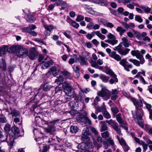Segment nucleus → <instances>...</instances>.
Listing matches in <instances>:
<instances>
[{
  "instance_id": "f257e3e1",
  "label": "nucleus",
  "mask_w": 152,
  "mask_h": 152,
  "mask_svg": "<svg viewBox=\"0 0 152 152\" xmlns=\"http://www.w3.org/2000/svg\"><path fill=\"white\" fill-rule=\"evenodd\" d=\"M19 45H13L9 48L7 46L4 45L0 48V56L3 54H5L7 51L10 53H13L15 51H17Z\"/></svg>"
},
{
  "instance_id": "f03ea898",
  "label": "nucleus",
  "mask_w": 152,
  "mask_h": 152,
  "mask_svg": "<svg viewBox=\"0 0 152 152\" xmlns=\"http://www.w3.org/2000/svg\"><path fill=\"white\" fill-rule=\"evenodd\" d=\"M132 112L134 118L137 121L138 124L139 125L141 128H143V124L141 121L142 117L143 115L142 112L141 110H139L137 108L136 112H133V111H132Z\"/></svg>"
},
{
  "instance_id": "7ed1b4c3",
  "label": "nucleus",
  "mask_w": 152,
  "mask_h": 152,
  "mask_svg": "<svg viewBox=\"0 0 152 152\" xmlns=\"http://www.w3.org/2000/svg\"><path fill=\"white\" fill-rule=\"evenodd\" d=\"M64 88V91L67 96L71 97L73 94L72 88L70 83L68 82H65L62 84Z\"/></svg>"
},
{
  "instance_id": "20e7f679",
  "label": "nucleus",
  "mask_w": 152,
  "mask_h": 152,
  "mask_svg": "<svg viewBox=\"0 0 152 152\" xmlns=\"http://www.w3.org/2000/svg\"><path fill=\"white\" fill-rule=\"evenodd\" d=\"M97 94L100 96L104 98L106 100L109 99L110 97V92L106 87H102L101 90L98 92Z\"/></svg>"
},
{
  "instance_id": "39448f33",
  "label": "nucleus",
  "mask_w": 152,
  "mask_h": 152,
  "mask_svg": "<svg viewBox=\"0 0 152 152\" xmlns=\"http://www.w3.org/2000/svg\"><path fill=\"white\" fill-rule=\"evenodd\" d=\"M28 51L26 48L22 46L19 45L17 51L16 52L17 55L20 58H25L28 55Z\"/></svg>"
},
{
  "instance_id": "423d86ee",
  "label": "nucleus",
  "mask_w": 152,
  "mask_h": 152,
  "mask_svg": "<svg viewBox=\"0 0 152 152\" xmlns=\"http://www.w3.org/2000/svg\"><path fill=\"white\" fill-rule=\"evenodd\" d=\"M107 37L108 39L105 40V42L112 45L116 44L118 42V40L116 39L115 36L111 33H109Z\"/></svg>"
},
{
  "instance_id": "0eeeda50",
  "label": "nucleus",
  "mask_w": 152,
  "mask_h": 152,
  "mask_svg": "<svg viewBox=\"0 0 152 152\" xmlns=\"http://www.w3.org/2000/svg\"><path fill=\"white\" fill-rule=\"evenodd\" d=\"M131 53L133 56H136L137 58L140 60L141 64H143L145 62L144 58L139 50H132L131 51Z\"/></svg>"
},
{
  "instance_id": "6e6552de",
  "label": "nucleus",
  "mask_w": 152,
  "mask_h": 152,
  "mask_svg": "<svg viewBox=\"0 0 152 152\" xmlns=\"http://www.w3.org/2000/svg\"><path fill=\"white\" fill-rule=\"evenodd\" d=\"M106 50L110 57L113 58L117 61H119L121 60V57L118 54H116V52L113 51L111 52V50L109 48H107Z\"/></svg>"
},
{
  "instance_id": "1a4fd4ad",
  "label": "nucleus",
  "mask_w": 152,
  "mask_h": 152,
  "mask_svg": "<svg viewBox=\"0 0 152 152\" xmlns=\"http://www.w3.org/2000/svg\"><path fill=\"white\" fill-rule=\"evenodd\" d=\"M45 61H42L40 63V65L42 66V69L47 68L49 66L52 65L53 64L52 61L48 57L45 58Z\"/></svg>"
},
{
  "instance_id": "9d476101",
  "label": "nucleus",
  "mask_w": 152,
  "mask_h": 152,
  "mask_svg": "<svg viewBox=\"0 0 152 152\" xmlns=\"http://www.w3.org/2000/svg\"><path fill=\"white\" fill-rule=\"evenodd\" d=\"M28 55L31 60H33L37 58L38 56V53L34 47L31 48L29 51Z\"/></svg>"
},
{
  "instance_id": "9b49d317",
  "label": "nucleus",
  "mask_w": 152,
  "mask_h": 152,
  "mask_svg": "<svg viewBox=\"0 0 152 152\" xmlns=\"http://www.w3.org/2000/svg\"><path fill=\"white\" fill-rule=\"evenodd\" d=\"M59 121V120L55 121H54L53 125L51 126L49 125L48 127L46 129V132L51 133L55 132L56 130L54 126L57 124V123Z\"/></svg>"
},
{
  "instance_id": "f8f14e48",
  "label": "nucleus",
  "mask_w": 152,
  "mask_h": 152,
  "mask_svg": "<svg viewBox=\"0 0 152 152\" xmlns=\"http://www.w3.org/2000/svg\"><path fill=\"white\" fill-rule=\"evenodd\" d=\"M122 42L120 45L117 47L116 48H118L121 47L122 45H123L125 47H128L129 45V43L128 39L125 37H124L121 39Z\"/></svg>"
},
{
  "instance_id": "ddd939ff",
  "label": "nucleus",
  "mask_w": 152,
  "mask_h": 152,
  "mask_svg": "<svg viewBox=\"0 0 152 152\" xmlns=\"http://www.w3.org/2000/svg\"><path fill=\"white\" fill-rule=\"evenodd\" d=\"M131 101L133 102L134 105L136 106L137 107V106H139L140 107H142L143 106V103L142 100H137L134 98H131ZM137 109L138 110H141H141H139L138 109V108L136 107V109ZM136 111V110L135 112Z\"/></svg>"
},
{
  "instance_id": "4468645a",
  "label": "nucleus",
  "mask_w": 152,
  "mask_h": 152,
  "mask_svg": "<svg viewBox=\"0 0 152 152\" xmlns=\"http://www.w3.org/2000/svg\"><path fill=\"white\" fill-rule=\"evenodd\" d=\"M43 93L42 90L40 88L39 89L37 94L34 98V100H36V101H39L43 96Z\"/></svg>"
},
{
  "instance_id": "2eb2a0df",
  "label": "nucleus",
  "mask_w": 152,
  "mask_h": 152,
  "mask_svg": "<svg viewBox=\"0 0 152 152\" xmlns=\"http://www.w3.org/2000/svg\"><path fill=\"white\" fill-rule=\"evenodd\" d=\"M45 29V34L46 36H49L51 34V31L53 29V27L52 25H45L44 26Z\"/></svg>"
},
{
  "instance_id": "dca6fc26",
  "label": "nucleus",
  "mask_w": 152,
  "mask_h": 152,
  "mask_svg": "<svg viewBox=\"0 0 152 152\" xmlns=\"http://www.w3.org/2000/svg\"><path fill=\"white\" fill-rule=\"evenodd\" d=\"M88 129L87 128L86 129H84L83 130V134L82 135L81 137V140H82L84 141L86 139H88L87 135L90 134V133L88 132Z\"/></svg>"
},
{
  "instance_id": "f3484780",
  "label": "nucleus",
  "mask_w": 152,
  "mask_h": 152,
  "mask_svg": "<svg viewBox=\"0 0 152 152\" xmlns=\"http://www.w3.org/2000/svg\"><path fill=\"white\" fill-rule=\"evenodd\" d=\"M120 48L121 47H120L118 48H116L118 49V53L122 55H126L128 53H129V52L130 50V49L129 48H126L125 50H124L122 49H119V48Z\"/></svg>"
},
{
  "instance_id": "a211bd4d",
  "label": "nucleus",
  "mask_w": 152,
  "mask_h": 152,
  "mask_svg": "<svg viewBox=\"0 0 152 152\" xmlns=\"http://www.w3.org/2000/svg\"><path fill=\"white\" fill-rule=\"evenodd\" d=\"M118 93V91L117 89L113 90L111 93H110V96L112 100L115 99L117 97V95Z\"/></svg>"
},
{
  "instance_id": "6ab92c4d",
  "label": "nucleus",
  "mask_w": 152,
  "mask_h": 152,
  "mask_svg": "<svg viewBox=\"0 0 152 152\" xmlns=\"http://www.w3.org/2000/svg\"><path fill=\"white\" fill-rule=\"evenodd\" d=\"M15 138L14 136H13L11 134H7L5 137V141H7L8 143H10L11 144H12L14 139Z\"/></svg>"
},
{
  "instance_id": "aec40b11",
  "label": "nucleus",
  "mask_w": 152,
  "mask_h": 152,
  "mask_svg": "<svg viewBox=\"0 0 152 152\" xmlns=\"http://www.w3.org/2000/svg\"><path fill=\"white\" fill-rule=\"evenodd\" d=\"M12 131L13 133L14 137L15 138L18 137L20 136V132L18 128L15 126L13 127L12 129Z\"/></svg>"
},
{
  "instance_id": "412c9836",
  "label": "nucleus",
  "mask_w": 152,
  "mask_h": 152,
  "mask_svg": "<svg viewBox=\"0 0 152 152\" xmlns=\"http://www.w3.org/2000/svg\"><path fill=\"white\" fill-rule=\"evenodd\" d=\"M101 21L103 23L104 25L107 27L111 28L114 26V25L112 23L108 22L106 20L102 19Z\"/></svg>"
},
{
  "instance_id": "4be33fe9",
  "label": "nucleus",
  "mask_w": 152,
  "mask_h": 152,
  "mask_svg": "<svg viewBox=\"0 0 152 152\" xmlns=\"http://www.w3.org/2000/svg\"><path fill=\"white\" fill-rule=\"evenodd\" d=\"M53 87V86L50 85L49 83H46L44 84L43 85V90L45 91H48Z\"/></svg>"
},
{
  "instance_id": "5701e85b",
  "label": "nucleus",
  "mask_w": 152,
  "mask_h": 152,
  "mask_svg": "<svg viewBox=\"0 0 152 152\" xmlns=\"http://www.w3.org/2000/svg\"><path fill=\"white\" fill-rule=\"evenodd\" d=\"M106 110L105 107L104 106H102L100 107H97L96 108V111L95 113L96 114H98V112H103L104 111Z\"/></svg>"
},
{
  "instance_id": "b1692460",
  "label": "nucleus",
  "mask_w": 152,
  "mask_h": 152,
  "mask_svg": "<svg viewBox=\"0 0 152 152\" xmlns=\"http://www.w3.org/2000/svg\"><path fill=\"white\" fill-rule=\"evenodd\" d=\"M64 78L61 75L59 76L55 80V83L57 84L60 85L63 82Z\"/></svg>"
},
{
  "instance_id": "393cba45",
  "label": "nucleus",
  "mask_w": 152,
  "mask_h": 152,
  "mask_svg": "<svg viewBox=\"0 0 152 152\" xmlns=\"http://www.w3.org/2000/svg\"><path fill=\"white\" fill-rule=\"evenodd\" d=\"M41 119L39 117H36L35 118V121L34 123V124L36 126H39L40 125H41V123H40V122L41 121Z\"/></svg>"
},
{
  "instance_id": "a878e982",
  "label": "nucleus",
  "mask_w": 152,
  "mask_h": 152,
  "mask_svg": "<svg viewBox=\"0 0 152 152\" xmlns=\"http://www.w3.org/2000/svg\"><path fill=\"white\" fill-rule=\"evenodd\" d=\"M129 61L135 65L138 66H140L141 64L140 61L135 59H130L129 60Z\"/></svg>"
},
{
  "instance_id": "bb28decb",
  "label": "nucleus",
  "mask_w": 152,
  "mask_h": 152,
  "mask_svg": "<svg viewBox=\"0 0 152 152\" xmlns=\"http://www.w3.org/2000/svg\"><path fill=\"white\" fill-rule=\"evenodd\" d=\"M11 113L13 117L16 118L20 117L19 112L16 110L12 111Z\"/></svg>"
},
{
  "instance_id": "cd10ccee",
  "label": "nucleus",
  "mask_w": 152,
  "mask_h": 152,
  "mask_svg": "<svg viewBox=\"0 0 152 152\" xmlns=\"http://www.w3.org/2000/svg\"><path fill=\"white\" fill-rule=\"evenodd\" d=\"M112 127L117 133L119 134H121L120 128L118 125L117 123H116Z\"/></svg>"
},
{
  "instance_id": "c85d7f7f",
  "label": "nucleus",
  "mask_w": 152,
  "mask_h": 152,
  "mask_svg": "<svg viewBox=\"0 0 152 152\" xmlns=\"http://www.w3.org/2000/svg\"><path fill=\"white\" fill-rule=\"evenodd\" d=\"M100 123L103 124L100 128L101 132H102L107 130L108 127L107 125L105 124V121H101Z\"/></svg>"
},
{
  "instance_id": "c756f323",
  "label": "nucleus",
  "mask_w": 152,
  "mask_h": 152,
  "mask_svg": "<svg viewBox=\"0 0 152 152\" xmlns=\"http://www.w3.org/2000/svg\"><path fill=\"white\" fill-rule=\"evenodd\" d=\"M112 78L109 80V82L110 84H113L115 83V82L117 83L118 81V79L116 75H114L113 76H112Z\"/></svg>"
},
{
  "instance_id": "7c9ffc66",
  "label": "nucleus",
  "mask_w": 152,
  "mask_h": 152,
  "mask_svg": "<svg viewBox=\"0 0 152 152\" xmlns=\"http://www.w3.org/2000/svg\"><path fill=\"white\" fill-rule=\"evenodd\" d=\"M87 11L90 14L94 15H97L98 13L91 8H86Z\"/></svg>"
},
{
  "instance_id": "2f4dec72",
  "label": "nucleus",
  "mask_w": 152,
  "mask_h": 152,
  "mask_svg": "<svg viewBox=\"0 0 152 152\" xmlns=\"http://www.w3.org/2000/svg\"><path fill=\"white\" fill-rule=\"evenodd\" d=\"M100 78L104 83H107L108 81L109 78L107 76L102 75L100 76Z\"/></svg>"
},
{
  "instance_id": "473e14b6",
  "label": "nucleus",
  "mask_w": 152,
  "mask_h": 152,
  "mask_svg": "<svg viewBox=\"0 0 152 152\" xmlns=\"http://www.w3.org/2000/svg\"><path fill=\"white\" fill-rule=\"evenodd\" d=\"M78 130V128L76 126H72L70 127V132L73 133H76Z\"/></svg>"
},
{
  "instance_id": "72a5a7b5",
  "label": "nucleus",
  "mask_w": 152,
  "mask_h": 152,
  "mask_svg": "<svg viewBox=\"0 0 152 152\" xmlns=\"http://www.w3.org/2000/svg\"><path fill=\"white\" fill-rule=\"evenodd\" d=\"M95 33L99 38L102 40H104L106 38L105 36L101 33L99 31H96L95 32Z\"/></svg>"
},
{
  "instance_id": "f704fd0d",
  "label": "nucleus",
  "mask_w": 152,
  "mask_h": 152,
  "mask_svg": "<svg viewBox=\"0 0 152 152\" xmlns=\"http://www.w3.org/2000/svg\"><path fill=\"white\" fill-rule=\"evenodd\" d=\"M116 31L119 33L120 35H121L126 31V30L123 29L121 26L118 27L116 28Z\"/></svg>"
},
{
  "instance_id": "c9c22d12",
  "label": "nucleus",
  "mask_w": 152,
  "mask_h": 152,
  "mask_svg": "<svg viewBox=\"0 0 152 152\" xmlns=\"http://www.w3.org/2000/svg\"><path fill=\"white\" fill-rule=\"evenodd\" d=\"M80 63L82 65L85 64H87V60L86 58L80 56Z\"/></svg>"
},
{
  "instance_id": "e433bc0d",
  "label": "nucleus",
  "mask_w": 152,
  "mask_h": 152,
  "mask_svg": "<svg viewBox=\"0 0 152 152\" xmlns=\"http://www.w3.org/2000/svg\"><path fill=\"white\" fill-rule=\"evenodd\" d=\"M56 71V69L55 67H52L50 69V70L48 72L50 74H52L53 75L56 76L57 75Z\"/></svg>"
},
{
  "instance_id": "4c0bfd02",
  "label": "nucleus",
  "mask_w": 152,
  "mask_h": 152,
  "mask_svg": "<svg viewBox=\"0 0 152 152\" xmlns=\"http://www.w3.org/2000/svg\"><path fill=\"white\" fill-rule=\"evenodd\" d=\"M63 75H64L66 77L68 78L69 79H71L72 78V76L71 74L67 71H64L62 72Z\"/></svg>"
},
{
  "instance_id": "58836bf2",
  "label": "nucleus",
  "mask_w": 152,
  "mask_h": 152,
  "mask_svg": "<svg viewBox=\"0 0 152 152\" xmlns=\"http://www.w3.org/2000/svg\"><path fill=\"white\" fill-rule=\"evenodd\" d=\"M117 137L121 145L124 146H125L126 145V143L125 140L123 138L120 137L118 136H117Z\"/></svg>"
},
{
  "instance_id": "ea45409f",
  "label": "nucleus",
  "mask_w": 152,
  "mask_h": 152,
  "mask_svg": "<svg viewBox=\"0 0 152 152\" xmlns=\"http://www.w3.org/2000/svg\"><path fill=\"white\" fill-rule=\"evenodd\" d=\"M141 7L144 9L145 12L146 13L150 12L151 10V8L147 6H144V5H142L141 6Z\"/></svg>"
},
{
  "instance_id": "a19ab883",
  "label": "nucleus",
  "mask_w": 152,
  "mask_h": 152,
  "mask_svg": "<svg viewBox=\"0 0 152 152\" xmlns=\"http://www.w3.org/2000/svg\"><path fill=\"white\" fill-rule=\"evenodd\" d=\"M26 19L27 21L32 22L35 20V19L32 15H28Z\"/></svg>"
},
{
  "instance_id": "79ce46f5",
  "label": "nucleus",
  "mask_w": 152,
  "mask_h": 152,
  "mask_svg": "<svg viewBox=\"0 0 152 152\" xmlns=\"http://www.w3.org/2000/svg\"><path fill=\"white\" fill-rule=\"evenodd\" d=\"M0 67L4 70H5L6 68L5 61L3 59L0 64Z\"/></svg>"
},
{
  "instance_id": "37998d69",
  "label": "nucleus",
  "mask_w": 152,
  "mask_h": 152,
  "mask_svg": "<svg viewBox=\"0 0 152 152\" xmlns=\"http://www.w3.org/2000/svg\"><path fill=\"white\" fill-rule=\"evenodd\" d=\"M142 145L143 149V151L145 152L148 148V144L145 142L141 141V143L140 144Z\"/></svg>"
},
{
  "instance_id": "c03bdc74",
  "label": "nucleus",
  "mask_w": 152,
  "mask_h": 152,
  "mask_svg": "<svg viewBox=\"0 0 152 152\" xmlns=\"http://www.w3.org/2000/svg\"><path fill=\"white\" fill-rule=\"evenodd\" d=\"M132 31L136 38L138 39H140L141 37L140 33L138 31L134 30H133Z\"/></svg>"
},
{
  "instance_id": "a18cd8bd",
  "label": "nucleus",
  "mask_w": 152,
  "mask_h": 152,
  "mask_svg": "<svg viewBox=\"0 0 152 152\" xmlns=\"http://www.w3.org/2000/svg\"><path fill=\"white\" fill-rule=\"evenodd\" d=\"M61 6V7L60 8V10H64L69 7V5L64 1L63 4Z\"/></svg>"
},
{
  "instance_id": "49530a36",
  "label": "nucleus",
  "mask_w": 152,
  "mask_h": 152,
  "mask_svg": "<svg viewBox=\"0 0 152 152\" xmlns=\"http://www.w3.org/2000/svg\"><path fill=\"white\" fill-rule=\"evenodd\" d=\"M116 119L117 121L119 123L121 124L122 123L123 121L121 117V114L119 113L117 115Z\"/></svg>"
},
{
  "instance_id": "de8ad7c7",
  "label": "nucleus",
  "mask_w": 152,
  "mask_h": 152,
  "mask_svg": "<svg viewBox=\"0 0 152 152\" xmlns=\"http://www.w3.org/2000/svg\"><path fill=\"white\" fill-rule=\"evenodd\" d=\"M135 20L140 23H142L143 21V19L139 15H136L135 17Z\"/></svg>"
},
{
  "instance_id": "09e8293b",
  "label": "nucleus",
  "mask_w": 152,
  "mask_h": 152,
  "mask_svg": "<svg viewBox=\"0 0 152 152\" xmlns=\"http://www.w3.org/2000/svg\"><path fill=\"white\" fill-rule=\"evenodd\" d=\"M103 114L104 117L106 118L109 119L111 118V116L109 113L106 110L103 112Z\"/></svg>"
},
{
  "instance_id": "8fccbe9b",
  "label": "nucleus",
  "mask_w": 152,
  "mask_h": 152,
  "mask_svg": "<svg viewBox=\"0 0 152 152\" xmlns=\"http://www.w3.org/2000/svg\"><path fill=\"white\" fill-rule=\"evenodd\" d=\"M145 127L147 131H148L149 133L152 135V127L148 125H145Z\"/></svg>"
},
{
  "instance_id": "3c124183",
  "label": "nucleus",
  "mask_w": 152,
  "mask_h": 152,
  "mask_svg": "<svg viewBox=\"0 0 152 152\" xmlns=\"http://www.w3.org/2000/svg\"><path fill=\"white\" fill-rule=\"evenodd\" d=\"M70 25L75 28H77L79 26V24L74 20L72 21Z\"/></svg>"
},
{
  "instance_id": "603ef678",
  "label": "nucleus",
  "mask_w": 152,
  "mask_h": 152,
  "mask_svg": "<svg viewBox=\"0 0 152 152\" xmlns=\"http://www.w3.org/2000/svg\"><path fill=\"white\" fill-rule=\"evenodd\" d=\"M99 4L103 6H106L108 3L107 0H100Z\"/></svg>"
},
{
  "instance_id": "864d4df0",
  "label": "nucleus",
  "mask_w": 152,
  "mask_h": 152,
  "mask_svg": "<svg viewBox=\"0 0 152 152\" xmlns=\"http://www.w3.org/2000/svg\"><path fill=\"white\" fill-rule=\"evenodd\" d=\"M105 122H106L109 124L112 127L116 123L112 119H110L109 120H106Z\"/></svg>"
},
{
  "instance_id": "5fc2aeb1",
  "label": "nucleus",
  "mask_w": 152,
  "mask_h": 152,
  "mask_svg": "<svg viewBox=\"0 0 152 152\" xmlns=\"http://www.w3.org/2000/svg\"><path fill=\"white\" fill-rule=\"evenodd\" d=\"M132 66L131 64H126L124 66V68L125 70L127 71H130L129 69L132 68Z\"/></svg>"
},
{
  "instance_id": "6e6d98bb",
  "label": "nucleus",
  "mask_w": 152,
  "mask_h": 152,
  "mask_svg": "<svg viewBox=\"0 0 152 152\" xmlns=\"http://www.w3.org/2000/svg\"><path fill=\"white\" fill-rule=\"evenodd\" d=\"M84 17L81 15H78L76 19V20L77 22H80L84 20Z\"/></svg>"
},
{
  "instance_id": "4d7b16f0",
  "label": "nucleus",
  "mask_w": 152,
  "mask_h": 152,
  "mask_svg": "<svg viewBox=\"0 0 152 152\" xmlns=\"http://www.w3.org/2000/svg\"><path fill=\"white\" fill-rule=\"evenodd\" d=\"M90 63L91 64V66L92 67L96 68H98L99 66L96 62L92 61H90Z\"/></svg>"
},
{
  "instance_id": "13d9d810",
  "label": "nucleus",
  "mask_w": 152,
  "mask_h": 152,
  "mask_svg": "<svg viewBox=\"0 0 152 152\" xmlns=\"http://www.w3.org/2000/svg\"><path fill=\"white\" fill-rule=\"evenodd\" d=\"M4 129L6 133H8L10 131V127L9 125L7 124L6 125Z\"/></svg>"
},
{
  "instance_id": "bf43d9fd",
  "label": "nucleus",
  "mask_w": 152,
  "mask_h": 152,
  "mask_svg": "<svg viewBox=\"0 0 152 152\" xmlns=\"http://www.w3.org/2000/svg\"><path fill=\"white\" fill-rule=\"evenodd\" d=\"M106 73L107 74L109 75L112 76H113L114 75H116L110 69L107 70Z\"/></svg>"
},
{
  "instance_id": "052dcab7",
  "label": "nucleus",
  "mask_w": 152,
  "mask_h": 152,
  "mask_svg": "<svg viewBox=\"0 0 152 152\" xmlns=\"http://www.w3.org/2000/svg\"><path fill=\"white\" fill-rule=\"evenodd\" d=\"M126 59H123L121 60L119 62L120 64L123 67L126 64Z\"/></svg>"
},
{
  "instance_id": "680f3d73",
  "label": "nucleus",
  "mask_w": 152,
  "mask_h": 152,
  "mask_svg": "<svg viewBox=\"0 0 152 152\" xmlns=\"http://www.w3.org/2000/svg\"><path fill=\"white\" fill-rule=\"evenodd\" d=\"M77 113V111L75 110H72L69 112V113L72 116H74Z\"/></svg>"
},
{
  "instance_id": "e2e57ef3",
  "label": "nucleus",
  "mask_w": 152,
  "mask_h": 152,
  "mask_svg": "<svg viewBox=\"0 0 152 152\" xmlns=\"http://www.w3.org/2000/svg\"><path fill=\"white\" fill-rule=\"evenodd\" d=\"M102 137L104 138H106L108 137L109 136V133L107 132H105L101 134Z\"/></svg>"
},
{
  "instance_id": "0e129e2a",
  "label": "nucleus",
  "mask_w": 152,
  "mask_h": 152,
  "mask_svg": "<svg viewBox=\"0 0 152 152\" xmlns=\"http://www.w3.org/2000/svg\"><path fill=\"white\" fill-rule=\"evenodd\" d=\"M78 147L79 149H80L82 150H84L85 149V144L83 143H82L78 145Z\"/></svg>"
},
{
  "instance_id": "69168bd1",
  "label": "nucleus",
  "mask_w": 152,
  "mask_h": 152,
  "mask_svg": "<svg viewBox=\"0 0 152 152\" xmlns=\"http://www.w3.org/2000/svg\"><path fill=\"white\" fill-rule=\"evenodd\" d=\"M64 1L61 0H57L56 2V4L57 6H59L63 4Z\"/></svg>"
},
{
  "instance_id": "338daca9",
  "label": "nucleus",
  "mask_w": 152,
  "mask_h": 152,
  "mask_svg": "<svg viewBox=\"0 0 152 152\" xmlns=\"http://www.w3.org/2000/svg\"><path fill=\"white\" fill-rule=\"evenodd\" d=\"M144 103L145 104L147 108L148 109L149 111V110H151V108L152 106L150 104L147 103L146 102H144Z\"/></svg>"
},
{
  "instance_id": "774afa93",
  "label": "nucleus",
  "mask_w": 152,
  "mask_h": 152,
  "mask_svg": "<svg viewBox=\"0 0 152 152\" xmlns=\"http://www.w3.org/2000/svg\"><path fill=\"white\" fill-rule=\"evenodd\" d=\"M85 122L86 123H87L89 125L91 124V122L90 120L87 117L84 118Z\"/></svg>"
}]
</instances>
